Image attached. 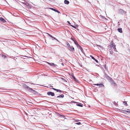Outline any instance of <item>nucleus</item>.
Masks as SVG:
<instances>
[{"label": "nucleus", "mask_w": 130, "mask_h": 130, "mask_svg": "<svg viewBox=\"0 0 130 130\" xmlns=\"http://www.w3.org/2000/svg\"><path fill=\"white\" fill-rule=\"evenodd\" d=\"M66 46L68 48V49L70 51H71L72 49V46L70 45L68 42H66Z\"/></svg>", "instance_id": "nucleus-1"}, {"label": "nucleus", "mask_w": 130, "mask_h": 130, "mask_svg": "<svg viewBox=\"0 0 130 130\" xmlns=\"http://www.w3.org/2000/svg\"><path fill=\"white\" fill-rule=\"evenodd\" d=\"M29 91L31 92L33 94H36L38 93V92L36 91L33 90L32 88L30 89Z\"/></svg>", "instance_id": "nucleus-2"}, {"label": "nucleus", "mask_w": 130, "mask_h": 130, "mask_svg": "<svg viewBox=\"0 0 130 130\" xmlns=\"http://www.w3.org/2000/svg\"><path fill=\"white\" fill-rule=\"evenodd\" d=\"M119 13L122 14H125L126 12L122 9H120L119 10Z\"/></svg>", "instance_id": "nucleus-3"}, {"label": "nucleus", "mask_w": 130, "mask_h": 130, "mask_svg": "<svg viewBox=\"0 0 130 130\" xmlns=\"http://www.w3.org/2000/svg\"><path fill=\"white\" fill-rule=\"evenodd\" d=\"M93 87H95L94 86L95 85H97L98 86H99V87H104V85L102 84H93Z\"/></svg>", "instance_id": "nucleus-4"}, {"label": "nucleus", "mask_w": 130, "mask_h": 130, "mask_svg": "<svg viewBox=\"0 0 130 130\" xmlns=\"http://www.w3.org/2000/svg\"><path fill=\"white\" fill-rule=\"evenodd\" d=\"M47 94L48 95H51L52 96H53L55 95L54 93L53 92L51 91L47 92Z\"/></svg>", "instance_id": "nucleus-5"}, {"label": "nucleus", "mask_w": 130, "mask_h": 130, "mask_svg": "<svg viewBox=\"0 0 130 130\" xmlns=\"http://www.w3.org/2000/svg\"><path fill=\"white\" fill-rule=\"evenodd\" d=\"M24 88L25 89H26L28 90V91H29L30 88L27 85H23Z\"/></svg>", "instance_id": "nucleus-6"}, {"label": "nucleus", "mask_w": 130, "mask_h": 130, "mask_svg": "<svg viewBox=\"0 0 130 130\" xmlns=\"http://www.w3.org/2000/svg\"><path fill=\"white\" fill-rule=\"evenodd\" d=\"M0 21L2 22L3 23H5L6 22V20L2 17H0Z\"/></svg>", "instance_id": "nucleus-7"}, {"label": "nucleus", "mask_w": 130, "mask_h": 130, "mask_svg": "<svg viewBox=\"0 0 130 130\" xmlns=\"http://www.w3.org/2000/svg\"><path fill=\"white\" fill-rule=\"evenodd\" d=\"M72 79L73 80L77 82V83H79V81L74 76V75H73L72 76Z\"/></svg>", "instance_id": "nucleus-8"}, {"label": "nucleus", "mask_w": 130, "mask_h": 130, "mask_svg": "<svg viewBox=\"0 0 130 130\" xmlns=\"http://www.w3.org/2000/svg\"><path fill=\"white\" fill-rule=\"evenodd\" d=\"M105 76L106 77V78L110 80L112 79L111 78V77H110L108 75L106 74H105Z\"/></svg>", "instance_id": "nucleus-9"}, {"label": "nucleus", "mask_w": 130, "mask_h": 130, "mask_svg": "<svg viewBox=\"0 0 130 130\" xmlns=\"http://www.w3.org/2000/svg\"><path fill=\"white\" fill-rule=\"evenodd\" d=\"M51 88L55 90L57 92H59L60 93H61L62 92V91L59 89H57L55 88Z\"/></svg>", "instance_id": "nucleus-10"}, {"label": "nucleus", "mask_w": 130, "mask_h": 130, "mask_svg": "<svg viewBox=\"0 0 130 130\" xmlns=\"http://www.w3.org/2000/svg\"><path fill=\"white\" fill-rule=\"evenodd\" d=\"M90 57H91V58L92 59H93L94 60H95V61L97 63H98L99 62H98V61L95 58H94V57H93L92 55H90Z\"/></svg>", "instance_id": "nucleus-11"}, {"label": "nucleus", "mask_w": 130, "mask_h": 130, "mask_svg": "<svg viewBox=\"0 0 130 130\" xmlns=\"http://www.w3.org/2000/svg\"><path fill=\"white\" fill-rule=\"evenodd\" d=\"M72 40H73V41L74 42L75 44L76 45V46H77L78 45H79V44L78 43L77 41H76L75 40H74L73 39H72Z\"/></svg>", "instance_id": "nucleus-12"}, {"label": "nucleus", "mask_w": 130, "mask_h": 130, "mask_svg": "<svg viewBox=\"0 0 130 130\" xmlns=\"http://www.w3.org/2000/svg\"><path fill=\"white\" fill-rule=\"evenodd\" d=\"M47 63L49 65L51 66H56V65L54 63H50L48 62H47Z\"/></svg>", "instance_id": "nucleus-13"}, {"label": "nucleus", "mask_w": 130, "mask_h": 130, "mask_svg": "<svg viewBox=\"0 0 130 130\" xmlns=\"http://www.w3.org/2000/svg\"><path fill=\"white\" fill-rule=\"evenodd\" d=\"M64 97V95L63 94H62L60 95L57 96V98H63Z\"/></svg>", "instance_id": "nucleus-14"}, {"label": "nucleus", "mask_w": 130, "mask_h": 130, "mask_svg": "<svg viewBox=\"0 0 130 130\" xmlns=\"http://www.w3.org/2000/svg\"><path fill=\"white\" fill-rule=\"evenodd\" d=\"M118 31L122 33V29L121 28H119L117 29Z\"/></svg>", "instance_id": "nucleus-15"}, {"label": "nucleus", "mask_w": 130, "mask_h": 130, "mask_svg": "<svg viewBox=\"0 0 130 130\" xmlns=\"http://www.w3.org/2000/svg\"><path fill=\"white\" fill-rule=\"evenodd\" d=\"M78 104H76V105L80 107H83V105L82 104L80 103H77Z\"/></svg>", "instance_id": "nucleus-16"}, {"label": "nucleus", "mask_w": 130, "mask_h": 130, "mask_svg": "<svg viewBox=\"0 0 130 130\" xmlns=\"http://www.w3.org/2000/svg\"><path fill=\"white\" fill-rule=\"evenodd\" d=\"M64 2L65 4H68L69 3V1L67 0H65Z\"/></svg>", "instance_id": "nucleus-17"}, {"label": "nucleus", "mask_w": 130, "mask_h": 130, "mask_svg": "<svg viewBox=\"0 0 130 130\" xmlns=\"http://www.w3.org/2000/svg\"><path fill=\"white\" fill-rule=\"evenodd\" d=\"M1 55H2V57L4 59H5L7 58L6 56L2 54H1Z\"/></svg>", "instance_id": "nucleus-18"}, {"label": "nucleus", "mask_w": 130, "mask_h": 130, "mask_svg": "<svg viewBox=\"0 0 130 130\" xmlns=\"http://www.w3.org/2000/svg\"><path fill=\"white\" fill-rule=\"evenodd\" d=\"M114 49H115V50H116V45H114L111 46Z\"/></svg>", "instance_id": "nucleus-19"}, {"label": "nucleus", "mask_w": 130, "mask_h": 130, "mask_svg": "<svg viewBox=\"0 0 130 130\" xmlns=\"http://www.w3.org/2000/svg\"><path fill=\"white\" fill-rule=\"evenodd\" d=\"M61 78L64 82H67V80L65 79L64 78Z\"/></svg>", "instance_id": "nucleus-20"}, {"label": "nucleus", "mask_w": 130, "mask_h": 130, "mask_svg": "<svg viewBox=\"0 0 130 130\" xmlns=\"http://www.w3.org/2000/svg\"><path fill=\"white\" fill-rule=\"evenodd\" d=\"M123 104L125 106H127L128 105L126 101H124L123 102Z\"/></svg>", "instance_id": "nucleus-21"}, {"label": "nucleus", "mask_w": 130, "mask_h": 130, "mask_svg": "<svg viewBox=\"0 0 130 130\" xmlns=\"http://www.w3.org/2000/svg\"><path fill=\"white\" fill-rule=\"evenodd\" d=\"M123 110V111H124L126 112L127 113H129V110Z\"/></svg>", "instance_id": "nucleus-22"}, {"label": "nucleus", "mask_w": 130, "mask_h": 130, "mask_svg": "<svg viewBox=\"0 0 130 130\" xmlns=\"http://www.w3.org/2000/svg\"><path fill=\"white\" fill-rule=\"evenodd\" d=\"M111 82H112V84H114V85H116V83L113 80H112Z\"/></svg>", "instance_id": "nucleus-23"}, {"label": "nucleus", "mask_w": 130, "mask_h": 130, "mask_svg": "<svg viewBox=\"0 0 130 130\" xmlns=\"http://www.w3.org/2000/svg\"><path fill=\"white\" fill-rule=\"evenodd\" d=\"M49 8L50 9H51V10H53V11H56V9H54V8Z\"/></svg>", "instance_id": "nucleus-24"}, {"label": "nucleus", "mask_w": 130, "mask_h": 130, "mask_svg": "<svg viewBox=\"0 0 130 130\" xmlns=\"http://www.w3.org/2000/svg\"><path fill=\"white\" fill-rule=\"evenodd\" d=\"M77 46L78 47V48L79 49L80 48H81V47H82L79 44V45L78 44V45Z\"/></svg>", "instance_id": "nucleus-25"}, {"label": "nucleus", "mask_w": 130, "mask_h": 130, "mask_svg": "<svg viewBox=\"0 0 130 130\" xmlns=\"http://www.w3.org/2000/svg\"><path fill=\"white\" fill-rule=\"evenodd\" d=\"M70 26H71L72 27H73V28H76V27L75 26H74V25H70Z\"/></svg>", "instance_id": "nucleus-26"}, {"label": "nucleus", "mask_w": 130, "mask_h": 130, "mask_svg": "<svg viewBox=\"0 0 130 130\" xmlns=\"http://www.w3.org/2000/svg\"><path fill=\"white\" fill-rule=\"evenodd\" d=\"M96 46H97L101 48H102V47L101 45H96Z\"/></svg>", "instance_id": "nucleus-27"}, {"label": "nucleus", "mask_w": 130, "mask_h": 130, "mask_svg": "<svg viewBox=\"0 0 130 130\" xmlns=\"http://www.w3.org/2000/svg\"><path fill=\"white\" fill-rule=\"evenodd\" d=\"M110 44H111V46L112 45H114V44L113 43V41H112L110 43Z\"/></svg>", "instance_id": "nucleus-28"}, {"label": "nucleus", "mask_w": 130, "mask_h": 130, "mask_svg": "<svg viewBox=\"0 0 130 130\" xmlns=\"http://www.w3.org/2000/svg\"><path fill=\"white\" fill-rule=\"evenodd\" d=\"M55 12L58 13H60V12L57 10H56Z\"/></svg>", "instance_id": "nucleus-29"}, {"label": "nucleus", "mask_w": 130, "mask_h": 130, "mask_svg": "<svg viewBox=\"0 0 130 130\" xmlns=\"http://www.w3.org/2000/svg\"><path fill=\"white\" fill-rule=\"evenodd\" d=\"M80 50L82 52H83L84 51L83 49L82 48V47H81V48H80Z\"/></svg>", "instance_id": "nucleus-30"}, {"label": "nucleus", "mask_w": 130, "mask_h": 130, "mask_svg": "<svg viewBox=\"0 0 130 130\" xmlns=\"http://www.w3.org/2000/svg\"><path fill=\"white\" fill-rule=\"evenodd\" d=\"M80 50L82 52H83L84 51L83 49L82 48V47H81V48H80Z\"/></svg>", "instance_id": "nucleus-31"}, {"label": "nucleus", "mask_w": 130, "mask_h": 130, "mask_svg": "<svg viewBox=\"0 0 130 130\" xmlns=\"http://www.w3.org/2000/svg\"><path fill=\"white\" fill-rule=\"evenodd\" d=\"M76 124L78 125H80L81 124V123L80 122H78L76 123Z\"/></svg>", "instance_id": "nucleus-32"}, {"label": "nucleus", "mask_w": 130, "mask_h": 130, "mask_svg": "<svg viewBox=\"0 0 130 130\" xmlns=\"http://www.w3.org/2000/svg\"><path fill=\"white\" fill-rule=\"evenodd\" d=\"M113 103L115 104L116 105H118V104H117L115 101H114L113 102Z\"/></svg>", "instance_id": "nucleus-33"}, {"label": "nucleus", "mask_w": 130, "mask_h": 130, "mask_svg": "<svg viewBox=\"0 0 130 130\" xmlns=\"http://www.w3.org/2000/svg\"><path fill=\"white\" fill-rule=\"evenodd\" d=\"M72 49H71V50H72L73 51H74V48L73 47H72Z\"/></svg>", "instance_id": "nucleus-34"}, {"label": "nucleus", "mask_w": 130, "mask_h": 130, "mask_svg": "<svg viewBox=\"0 0 130 130\" xmlns=\"http://www.w3.org/2000/svg\"><path fill=\"white\" fill-rule=\"evenodd\" d=\"M110 54H113V52L112 51H110Z\"/></svg>", "instance_id": "nucleus-35"}, {"label": "nucleus", "mask_w": 130, "mask_h": 130, "mask_svg": "<svg viewBox=\"0 0 130 130\" xmlns=\"http://www.w3.org/2000/svg\"><path fill=\"white\" fill-rule=\"evenodd\" d=\"M67 22L70 25H70H71V24L70 23V22L69 21H67Z\"/></svg>", "instance_id": "nucleus-36"}, {"label": "nucleus", "mask_w": 130, "mask_h": 130, "mask_svg": "<svg viewBox=\"0 0 130 130\" xmlns=\"http://www.w3.org/2000/svg\"><path fill=\"white\" fill-rule=\"evenodd\" d=\"M46 34H47L48 35V36H50H50H51V35H50V34H48V33H46Z\"/></svg>", "instance_id": "nucleus-37"}, {"label": "nucleus", "mask_w": 130, "mask_h": 130, "mask_svg": "<svg viewBox=\"0 0 130 130\" xmlns=\"http://www.w3.org/2000/svg\"><path fill=\"white\" fill-rule=\"evenodd\" d=\"M46 34H47L48 35V36H50H50H51V35H50V34H48V33H46Z\"/></svg>", "instance_id": "nucleus-38"}, {"label": "nucleus", "mask_w": 130, "mask_h": 130, "mask_svg": "<svg viewBox=\"0 0 130 130\" xmlns=\"http://www.w3.org/2000/svg\"><path fill=\"white\" fill-rule=\"evenodd\" d=\"M49 86H50V87H53V86H51V85H49Z\"/></svg>", "instance_id": "nucleus-39"}, {"label": "nucleus", "mask_w": 130, "mask_h": 130, "mask_svg": "<svg viewBox=\"0 0 130 130\" xmlns=\"http://www.w3.org/2000/svg\"><path fill=\"white\" fill-rule=\"evenodd\" d=\"M114 50L115 51H116V52H118V51H117V50H115V49H114Z\"/></svg>", "instance_id": "nucleus-40"}, {"label": "nucleus", "mask_w": 130, "mask_h": 130, "mask_svg": "<svg viewBox=\"0 0 130 130\" xmlns=\"http://www.w3.org/2000/svg\"><path fill=\"white\" fill-rule=\"evenodd\" d=\"M52 38H53L54 39H55V40L56 39V38L55 37H53Z\"/></svg>", "instance_id": "nucleus-41"}, {"label": "nucleus", "mask_w": 130, "mask_h": 130, "mask_svg": "<svg viewBox=\"0 0 130 130\" xmlns=\"http://www.w3.org/2000/svg\"><path fill=\"white\" fill-rule=\"evenodd\" d=\"M61 64L63 66H64V64L63 63H61Z\"/></svg>", "instance_id": "nucleus-42"}, {"label": "nucleus", "mask_w": 130, "mask_h": 130, "mask_svg": "<svg viewBox=\"0 0 130 130\" xmlns=\"http://www.w3.org/2000/svg\"><path fill=\"white\" fill-rule=\"evenodd\" d=\"M50 37H52V38H53V36L52 35H51L50 36Z\"/></svg>", "instance_id": "nucleus-43"}, {"label": "nucleus", "mask_w": 130, "mask_h": 130, "mask_svg": "<svg viewBox=\"0 0 130 130\" xmlns=\"http://www.w3.org/2000/svg\"><path fill=\"white\" fill-rule=\"evenodd\" d=\"M62 116L63 117V118H64L65 117L64 116H63V115H62Z\"/></svg>", "instance_id": "nucleus-44"}, {"label": "nucleus", "mask_w": 130, "mask_h": 130, "mask_svg": "<svg viewBox=\"0 0 130 130\" xmlns=\"http://www.w3.org/2000/svg\"><path fill=\"white\" fill-rule=\"evenodd\" d=\"M56 41H59L57 39H55Z\"/></svg>", "instance_id": "nucleus-45"}, {"label": "nucleus", "mask_w": 130, "mask_h": 130, "mask_svg": "<svg viewBox=\"0 0 130 130\" xmlns=\"http://www.w3.org/2000/svg\"><path fill=\"white\" fill-rule=\"evenodd\" d=\"M30 84H33V83H31Z\"/></svg>", "instance_id": "nucleus-46"}, {"label": "nucleus", "mask_w": 130, "mask_h": 130, "mask_svg": "<svg viewBox=\"0 0 130 130\" xmlns=\"http://www.w3.org/2000/svg\"><path fill=\"white\" fill-rule=\"evenodd\" d=\"M90 81L92 82V80H90Z\"/></svg>", "instance_id": "nucleus-47"}, {"label": "nucleus", "mask_w": 130, "mask_h": 130, "mask_svg": "<svg viewBox=\"0 0 130 130\" xmlns=\"http://www.w3.org/2000/svg\"><path fill=\"white\" fill-rule=\"evenodd\" d=\"M129 113H130V110H129Z\"/></svg>", "instance_id": "nucleus-48"}, {"label": "nucleus", "mask_w": 130, "mask_h": 130, "mask_svg": "<svg viewBox=\"0 0 130 130\" xmlns=\"http://www.w3.org/2000/svg\"><path fill=\"white\" fill-rule=\"evenodd\" d=\"M89 107H90V106H89Z\"/></svg>", "instance_id": "nucleus-49"}]
</instances>
